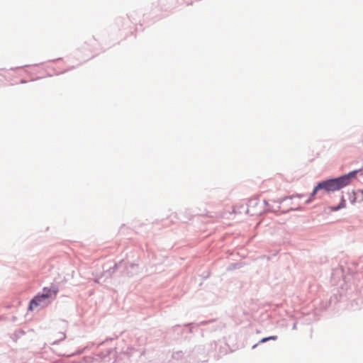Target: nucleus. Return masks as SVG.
<instances>
[{"label":"nucleus","instance_id":"nucleus-2","mask_svg":"<svg viewBox=\"0 0 363 363\" xmlns=\"http://www.w3.org/2000/svg\"><path fill=\"white\" fill-rule=\"evenodd\" d=\"M58 291L57 288L52 289H43V293L41 295L36 296L30 303L29 309L33 310L35 308L39 306H45L47 304L45 300L48 299L51 296V292H53L55 295L57 294Z\"/></svg>","mask_w":363,"mask_h":363},{"label":"nucleus","instance_id":"nucleus-1","mask_svg":"<svg viewBox=\"0 0 363 363\" xmlns=\"http://www.w3.org/2000/svg\"><path fill=\"white\" fill-rule=\"evenodd\" d=\"M357 172L358 170H354L338 178L328 179L318 183L314 188L311 194V197L307 202L311 201L314 199L315 196L321 190L330 192L337 191L345 186H347L351 184L352 180L356 179Z\"/></svg>","mask_w":363,"mask_h":363},{"label":"nucleus","instance_id":"nucleus-3","mask_svg":"<svg viewBox=\"0 0 363 363\" xmlns=\"http://www.w3.org/2000/svg\"><path fill=\"white\" fill-rule=\"evenodd\" d=\"M277 337L276 335L264 337L260 340V342L263 343V342H267L268 340H277Z\"/></svg>","mask_w":363,"mask_h":363}]
</instances>
